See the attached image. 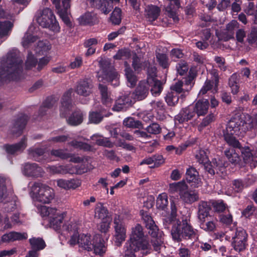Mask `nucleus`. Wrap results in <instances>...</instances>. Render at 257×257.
Masks as SVG:
<instances>
[{"mask_svg":"<svg viewBox=\"0 0 257 257\" xmlns=\"http://www.w3.org/2000/svg\"><path fill=\"white\" fill-rule=\"evenodd\" d=\"M23 63L19 51L13 50L9 52L6 59L0 65V85L20 79L23 70Z\"/></svg>","mask_w":257,"mask_h":257,"instance_id":"obj_1","label":"nucleus"},{"mask_svg":"<svg viewBox=\"0 0 257 257\" xmlns=\"http://www.w3.org/2000/svg\"><path fill=\"white\" fill-rule=\"evenodd\" d=\"M171 234L173 240L178 242L184 240L195 241L199 236L198 230L193 228L190 220L187 218L181 220L178 219L172 225Z\"/></svg>","mask_w":257,"mask_h":257,"instance_id":"obj_2","label":"nucleus"},{"mask_svg":"<svg viewBox=\"0 0 257 257\" xmlns=\"http://www.w3.org/2000/svg\"><path fill=\"white\" fill-rule=\"evenodd\" d=\"M32 192L36 200L43 204H49L54 198V190L40 182H35L32 187Z\"/></svg>","mask_w":257,"mask_h":257,"instance_id":"obj_3","label":"nucleus"},{"mask_svg":"<svg viewBox=\"0 0 257 257\" xmlns=\"http://www.w3.org/2000/svg\"><path fill=\"white\" fill-rule=\"evenodd\" d=\"M229 147L224 151V155L228 161L232 164L241 165L240 156L239 155L240 142L237 139H232L230 137H226L224 140Z\"/></svg>","mask_w":257,"mask_h":257,"instance_id":"obj_4","label":"nucleus"},{"mask_svg":"<svg viewBox=\"0 0 257 257\" xmlns=\"http://www.w3.org/2000/svg\"><path fill=\"white\" fill-rule=\"evenodd\" d=\"M36 21L42 27L48 28L53 31L60 29L53 12L49 8L44 9L41 15L36 18Z\"/></svg>","mask_w":257,"mask_h":257,"instance_id":"obj_5","label":"nucleus"},{"mask_svg":"<svg viewBox=\"0 0 257 257\" xmlns=\"http://www.w3.org/2000/svg\"><path fill=\"white\" fill-rule=\"evenodd\" d=\"M127 242L139 246L141 250L150 251L152 249L151 244L144 235L143 227L139 224L133 228L130 239Z\"/></svg>","mask_w":257,"mask_h":257,"instance_id":"obj_6","label":"nucleus"},{"mask_svg":"<svg viewBox=\"0 0 257 257\" xmlns=\"http://www.w3.org/2000/svg\"><path fill=\"white\" fill-rule=\"evenodd\" d=\"M244 124V121L240 118H231L227 123L226 129L223 132L224 140L226 137L236 139L234 135H238Z\"/></svg>","mask_w":257,"mask_h":257,"instance_id":"obj_7","label":"nucleus"},{"mask_svg":"<svg viewBox=\"0 0 257 257\" xmlns=\"http://www.w3.org/2000/svg\"><path fill=\"white\" fill-rule=\"evenodd\" d=\"M238 150L241 154L240 158H242L245 164H248L253 168L257 166V151H252L248 146H243L240 143Z\"/></svg>","mask_w":257,"mask_h":257,"instance_id":"obj_8","label":"nucleus"},{"mask_svg":"<svg viewBox=\"0 0 257 257\" xmlns=\"http://www.w3.org/2000/svg\"><path fill=\"white\" fill-rule=\"evenodd\" d=\"M185 178L186 182L191 188H196L201 186V179L199 172L193 166H189L186 169Z\"/></svg>","mask_w":257,"mask_h":257,"instance_id":"obj_9","label":"nucleus"},{"mask_svg":"<svg viewBox=\"0 0 257 257\" xmlns=\"http://www.w3.org/2000/svg\"><path fill=\"white\" fill-rule=\"evenodd\" d=\"M140 214L143 220L144 224L148 230V233L152 237H157L159 228L156 225L152 217L148 211L143 210L140 211Z\"/></svg>","mask_w":257,"mask_h":257,"instance_id":"obj_10","label":"nucleus"},{"mask_svg":"<svg viewBox=\"0 0 257 257\" xmlns=\"http://www.w3.org/2000/svg\"><path fill=\"white\" fill-rule=\"evenodd\" d=\"M95 217L104 220L103 224L100 225V228L102 232H106L108 230V224L111 221V217L109 216L108 209L101 204L95 209Z\"/></svg>","mask_w":257,"mask_h":257,"instance_id":"obj_11","label":"nucleus"},{"mask_svg":"<svg viewBox=\"0 0 257 257\" xmlns=\"http://www.w3.org/2000/svg\"><path fill=\"white\" fill-rule=\"evenodd\" d=\"M89 251H93L95 254L103 256L106 252L107 247L103 238L99 234H96L92 239V243Z\"/></svg>","mask_w":257,"mask_h":257,"instance_id":"obj_12","label":"nucleus"},{"mask_svg":"<svg viewBox=\"0 0 257 257\" xmlns=\"http://www.w3.org/2000/svg\"><path fill=\"white\" fill-rule=\"evenodd\" d=\"M72 89H69L64 93L62 97L61 105L60 108V115L61 117H66L67 113L72 107Z\"/></svg>","mask_w":257,"mask_h":257,"instance_id":"obj_13","label":"nucleus"},{"mask_svg":"<svg viewBox=\"0 0 257 257\" xmlns=\"http://www.w3.org/2000/svg\"><path fill=\"white\" fill-rule=\"evenodd\" d=\"M29 119V117L26 114H22L18 116L13 122L12 133L18 136H20L25 129Z\"/></svg>","mask_w":257,"mask_h":257,"instance_id":"obj_14","label":"nucleus"},{"mask_svg":"<svg viewBox=\"0 0 257 257\" xmlns=\"http://www.w3.org/2000/svg\"><path fill=\"white\" fill-rule=\"evenodd\" d=\"M226 163L222 160L213 158L211 162L205 166V170L213 176L218 171L223 172L226 167Z\"/></svg>","mask_w":257,"mask_h":257,"instance_id":"obj_15","label":"nucleus"},{"mask_svg":"<svg viewBox=\"0 0 257 257\" xmlns=\"http://www.w3.org/2000/svg\"><path fill=\"white\" fill-rule=\"evenodd\" d=\"M93 86L91 80L87 78L81 79L78 82L75 91L80 95L87 96L92 93Z\"/></svg>","mask_w":257,"mask_h":257,"instance_id":"obj_16","label":"nucleus"},{"mask_svg":"<svg viewBox=\"0 0 257 257\" xmlns=\"http://www.w3.org/2000/svg\"><path fill=\"white\" fill-rule=\"evenodd\" d=\"M27 147V138L23 137L21 141L14 144H6L3 146V149L9 155H15L18 152H22Z\"/></svg>","mask_w":257,"mask_h":257,"instance_id":"obj_17","label":"nucleus"},{"mask_svg":"<svg viewBox=\"0 0 257 257\" xmlns=\"http://www.w3.org/2000/svg\"><path fill=\"white\" fill-rule=\"evenodd\" d=\"M24 174L28 177H39L42 175L43 169L36 163H27L24 166Z\"/></svg>","mask_w":257,"mask_h":257,"instance_id":"obj_18","label":"nucleus"},{"mask_svg":"<svg viewBox=\"0 0 257 257\" xmlns=\"http://www.w3.org/2000/svg\"><path fill=\"white\" fill-rule=\"evenodd\" d=\"M103 75L104 78L114 86H117L119 85V78L118 73L114 69L108 65L103 68Z\"/></svg>","mask_w":257,"mask_h":257,"instance_id":"obj_19","label":"nucleus"},{"mask_svg":"<svg viewBox=\"0 0 257 257\" xmlns=\"http://www.w3.org/2000/svg\"><path fill=\"white\" fill-rule=\"evenodd\" d=\"M149 88L148 84L145 81L139 82L135 91L132 94V97L135 100H142L144 99L149 94Z\"/></svg>","mask_w":257,"mask_h":257,"instance_id":"obj_20","label":"nucleus"},{"mask_svg":"<svg viewBox=\"0 0 257 257\" xmlns=\"http://www.w3.org/2000/svg\"><path fill=\"white\" fill-rule=\"evenodd\" d=\"M81 25L93 26L97 24L99 19L97 15L94 12H86L78 19Z\"/></svg>","mask_w":257,"mask_h":257,"instance_id":"obj_21","label":"nucleus"},{"mask_svg":"<svg viewBox=\"0 0 257 257\" xmlns=\"http://www.w3.org/2000/svg\"><path fill=\"white\" fill-rule=\"evenodd\" d=\"M196 113L193 106L190 105L183 109L180 113L175 116V119L180 123L191 120Z\"/></svg>","mask_w":257,"mask_h":257,"instance_id":"obj_22","label":"nucleus"},{"mask_svg":"<svg viewBox=\"0 0 257 257\" xmlns=\"http://www.w3.org/2000/svg\"><path fill=\"white\" fill-rule=\"evenodd\" d=\"M198 217L200 222H205V218L210 216L211 206L209 201H201L198 204Z\"/></svg>","mask_w":257,"mask_h":257,"instance_id":"obj_23","label":"nucleus"},{"mask_svg":"<svg viewBox=\"0 0 257 257\" xmlns=\"http://www.w3.org/2000/svg\"><path fill=\"white\" fill-rule=\"evenodd\" d=\"M115 243L117 246L121 245L126 238V229L124 226L118 222L114 220Z\"/></svg>","mask_w":257,"mask_h":257,"instance_id":"obj_24","label":"nucleus"},{"mask_svg":"<svg viewBox=\"0 0 257 257\" xmlns=\"http://www.w3.org/2000/svg\"><path fill=\"white\" fill-rule=\"evenodd\" d=\"M193 106L195 113L199 117L207 114L209 106V102L207 99H199Z\"/></svg>","mask_w":257,"mask_h":257,"instance_id":"obj_25","label":"nucleus"},{"mask_svg":"<svg viewBox=\"0 0 257 257\" xmlns=\"http://www.w3.org/2000/svg\"><path fill=\"white\" fill-rule=\"evenodd\" d=\"M132 101L130 97L127 95L120 96L115 101V104L112 107L114 111H120L131 106Z\"/></svg>","mask_w":257,"mask_h":257,"instance_id":"obj_26","label":"nucleus"},{"mask_svg":"<svg viewBox=\"0 0 257 257\" xmlns=\"http://www.w3.org/2000/svg\"><path fill=\"white\" fill-rule=\"evenodd\" d=\"M28 235L27 233H21L16 231H11L5 234L2 237L3 242L14 241L16 240H23L27 239Z\"/></svg>","mask_w":257,"mask_h":257,"instance_id":"obj_27","label":"nucleus"},{"mask_svg":"<svg viewBox=\"0 0 257 257\" xmlns=\"http://www.w3.org/2000/svg\"><path fill=\"white\" fill-rule=\"evenodd\" d=\"M240 25L236 20H232L226 25L224 35L226 40L234 39L235 31L239 28Z\"/></svg>","mask_w":257,"mask_h":257,"instance_id":"obj_28","label":"nucleus"},{"mask_svg":"<svg viewBox=\"0 0 257 257\" xmlns=\"http://www.w3.org/2000/svg\"><path fill=\"white\" fill-rule=\"evenodd\" d=\"M146 17L149 22L156 21L161 13L160 8L155 5H148L145 10Z\"/></svg>","mask_w":257,"mask_h":257,"instance_id":"obj_29","label":"nucleus"},{"mask_svg":"<svg viewBox=\"0 0 257 257\" xmlns=\"http://www.w3.org/2000/svg\"><path fill=\"white\" fill-rule=\"evenodd\" d=\"M188 188V186L184 180L178 182L172 183L169 184V192L172 194L179 193L180 197L181 193Z\"/></svg>","mask_w":257,"mask_h":257,"instance_id":"obj_30","label":"nucleus"},{"mask_svg":"<svg viewBox=\"0 0 257 257\" xmlns=\"http://www.w3.org/2000/svg\"><path fill=\"white\" fill-rule=\"evenodd\" d=\"M83 120V113L80 109L75 110L67 119V123L71 126L80 124Z\"/></svg>","mask_w":257,"mask_h":257,"instance_id":"obj_31","label":"nucleus"},{"mask_svg":"<svg viewBox=\"0 0 257 257\" xmlns=\"http://www.w3.org/2000/svg\"><path fill=\"white\" fill-rule=\"evenodd\" d=\"M180 198L186 204H191L199 200V194L195 191L185 190L180 196Z\"/></svg>","mask_w":257,"mask_h":257,"instance_id":"obj_32","label":"nucleus"},{"mask_svg":"<svg viewBox=\"0 0 257 257\" xmlns=\"http://www.w3.org/2000/svg\"><path fill=\"white\" fill-rule=\"evenodd\" d=\"M81 185L80 180L75 179L70 180L59 179L57 181V185L65 189H75Z\"/></svg>","mask_w":257,"mask_h":257,"instance_id":"obj_33","label":"nucleus"},{"mask_svg":"<svg viewBox=\"0 0 257 257\" xmlns=\"http://www.w3.org/2000/svg\"><path fill=\"white\" fill-rule=\"evenodd\" d=\"M77 241L80 247L89 251V249H91L90 246L92 243L90 235L80 234L78 236Z\"/></svg>","mask_w":257,"mask_h":257,"instance_id":"obj_34","label":"nucleus"},{"mask_svg":"<svg viewBox=\"0 0 257 257\" xmlns=\"http://www.w3.org/2000/svg\"><path fill=\"white\" fill-rule=\"evenodd\" d=\"M98 89L100 92L102 103L107 107L111 106L112 99L110 97L107 86L102 84H99Z\"/></svg>","mask_w":257,"mask_h":257,"instance_id":"obj_35","label":"nucleus"},{"mask_svg":"<svg viewBox=\"0 0 257 257\" xmlns=\"http://www.w3.org/2000/svg\"><path fill=\"white\" fill-rule=\"evenodd\" d=\"M65 215V213L63 212L60 213L59 212H57V211L55 215H51L52 216L49 217V222L50 225L56 229H60Z\"/></svg>","mask_w":257,"mask_h":257,"instance_id":"obj_36","label":"nucleus"},{"mask_svg":"<svg viewBox=\"0 0 257 257\" xmlns=\"http://www.w3.org/2000/svg\"><path fill=\"white\" fill-rule=\"evenodd\" d=\"M14 26L13 23L9 21H0V38L9 36Z\"/></svg>","mask_w":257,"mask_h":257,"instance_id":"obj_37","label":"nucleus"},{"mask_svg":"<svg viewBox=\"0 0 257 257\" xmlns=\"http://www.w3.org/2000/svg\"><path fill=\"white\" fill-rule=\"evenodd\" d=\"M209 151L208 149H200L195 155V158L199 164H203L204 166L210 162L208 158Z\"/></svg>","mask_w":257,"mask_h":257,"instance_id":"obj_38","label":"nucleus"},{"mask_svg":"<svg viewBox=\"0 0 257 257\" xmlns=\"http://www.w3.org/2000/svg\"><path fill=\"white\" fill-rule=\"evenodd\" d=\"M148 84L149 88H150V91L152 94L155 96L159 95L163 90L162 83L160 80H153L150 79L149 82H147Z\"/></svg>","mask_w":257,"mask_h":257,"instance_id":"obj_39","label":"nucleus"},{"mask_svg":"<svg viewBox=\"0 0 257 257\" xmlns=\"http://www.w3.org/2000/svg\"><path fill=\"white\" fill-rule=\"evenodd\" d=\"M29 241L31 249L40 251L44 249L46 246L44 240L41 237H34L29 239Z\"/></svg>","mask_w":257,"mask_h":257,"instance_id":"obj_40","label":"nucleus"},{"mask_svg":"<svg viewBox=\"0 0 257 257\" xmlns=\"http://www.w3.org/2000/svg\"><path fill=\"white\" fill-rule=\"evenodd\" d=\"M125 74L127 80V85L134 87L137 82V77L130 66H127L124 69Z\"/></svg>","mask_w":257,"mask_h":257,"instance_id":"obj_41","label":"nucleus"},{"mask_svg":"<svg viewBox=\"0 0 257 257\" xmlns=\"http://www.w3.org/2000/svg\"><path fill=\"white\" fill-rule=\"evenodd\" d=\"M210 203L214 212L216 213H222L227 207V204L221 199L218 200H210Z\"/></svg>","mask_w":257,"mask_h":257,"instance_id":"obj_42","label":"nucleus"},{"mask_svg":"<svg viewBox=\"0 0 257 257\" xmlns=\"http://www.w3.org/2000/svg\"><path fill=\"white\" fill-rule=\"evenodd\" d=\"M123 124L128 128H142L143 124L141 121L132 117L125 118L123 121Z\"/></svg>","mask_w":257,"mask_h":257,"instance_id":"obj_43","label":"nucleus"},{"mask_svg":"<svg viewBox=\"0 0 257 257\" xmlns=\"http://www.w3.org/2000/svg\"><path fill=\"white\" fill-rule=\"evenodd\" d=\"M231 245L234 250L238 253L243 252L248 246L247 242L235 239H232Z\"/></svg>","mask_w":257,"mask_h":257,"instance_id":"obj_44","label":"nucleus"},{"mask_svg":"<svg viewBox=\"0 0 257 257\" xmlns=\"http://www.w3.org/2000/svg\"><path fill=\"white\" fill-rule=\"evenodd\" d=\"M125 247L124 257H137L135 253L141 249L139 246L128 242L125 243Z\"/></svg>","mask_w":257,"mask_h":257,"instance_id":"obj_45","label":"nucleus"},{"mask_svg":"<svg viewBox=\"0 0 257 257\" xmlns=\"http://www.w3.org/2000/svg\"><path fill=\"white\" fill-rule=\"evenodd\" d=\"M114 0H101L98 4V9L104 14H108L113 9Z\"/></svg>","mask_w":257,"mask_h":257,"instance_id":"obj_46","label":"nucleus"},{"mask_svg":"<svg viewBox=\"0 0 257 257\" xmlns=\"http://www.w3.org/2000/svg\"><path fill=\"white\" fill-rule=\"evenodd\" d=\"M180 96L176 92H168L165 97L167 104L170 106H175L179 101Z\"/></svg>","mask_w":257,"mask_h":257,"instance_id":"obj_47","label":"nucleus"},{"mask_svg":"<svg viewBox=\"0 0 257 257\" xmlns=\"http://www.w3.org/2000/svg\"><path fill=\"white\" fill-rule=\"evenodd\" d=\"M215 116L214 114L211 112L203 118L202 121L198 125L197 128L199 132H202L203 129L209 125L212 122L214 121Z\"/></svg>","mask_w":257,"mask_h":257,"instance_id":"obj_48","label":"nucleus"},{"mask_svg":"<svg viewBox=\"0 0 257 257\" xmlns=\"http://www.w3.org/2000/svg\"><path fill=\"white\" fill-rule=\"evenodd\" d=\"M232 239L241 240L247 242L248 234L244 228L241 227H236L234 233L232 236Z\"/></svg>","mask_w":257,"mask_h":257,"instance_id":"obj_49","label":"nucleus"},{"mask_svg":"<svg viewBox=\"0 0 257 257\" xmlns=\"http://www.w3.org/2000/svg\"><path fill=\"white\" fill-rule=\"evenodd\" d=\"M109 19L113 25H119L121 22V10L117 7L115 8L110 15Z\"/></svg>","mask_w":257,"mask_h":257,"instance_id":"obj_50","label":"nucleus"},{"mask_svg":"<svg viewBox=\"0 0 257 257\" xmlns=\"http://www.w3.org/2000/svg\"><path fill=\"white\" fill-rule=\"evenodd\" d=\"M156 58L159 65L163 69H168L170 62L168 56L166 54L158 53L156 54Z\"/></svg>","mask_w":257,"mask_h":257,"instance_id":"obj_51","label":"nucleus"},{"mask_svg":"<svg viewBox=\"0 0 257 257\" xmlns=\"http://www.w3.org/2000/svg\"><path fill=\"white\" fill-rule=\"evenodd\" d=\"M168 204L167 195L164 193L159 195L156 201V206L158 209L164 210Z\"/></svg>","mask_w":257,"mask_h":257,"instance_id":"obj_52","label":"nucleus"},{"mask_svg":"<svg viewBox=\"0 0 257 257\" xmlns=\"http://www.w3.org/2000/svg\"><path fill=\"white\" fill-rule=\"evenodd\" d=\"M28 152L30 157L38 162L40 161V157H42L45 153L44 149L40 148H30Z\"/></svg>","mask_w":257,"mask_h":257,"instance_id":"obj_53","label":"nucleus"},{"mask_svg":"<svg viewBox=\"0 0 257 257\" xmlns=\"http://www.w3.org/2000/svg\"><path fill=\"white\" fill-rule=\"evenodd\" d=\"M183 82L182 81H178L175 83L174 85L171 86V91L176 92L177 94L180 95V97H185V93L188 92V90H185V88H183Z\"/></svg>","mask_w":257,"mask_h":257,"instance_id":"obj_54","label":"nucleus"},{"mask_svg":"<svg viewBox=\"0 0 257 257\" xmlns=\"http://www.w3.org/2000/svg\"><path fill=\"white\" fill-rule=\"evenodd\" d=\"M69 145L75 149H79L84 151H90L91 149V146L89 144L76 140L72 141L69 143Z\"/></svg>","mask_w":257,"mask_h":257,"instance_id":"obj_55","label":"nucleus"},{"mask_svg":"<svg viewBox=\"0 0 257 257\" xmlns=\"http://www.w3.org/2000/svg\"><path fill=\"white\" fill-rule=\"evenodd\" d=\"M145 130L149 135H157L161 133L162 128L160 124L157 122H151Z\"/></svg>","mask_w":257,"mask_h":257,"instance_id":"obj_56","label":"nucleus"},{"mask_svg":"<svg viewBox=\"0 0 257 257\" xmlns=\"http://www.w3.org/2000/svg\"><path fill=\"white\" fill-rule=\"evenodd\" d=\"M103 116L100 112L90 111L89 113V122L91 123L98 124L103 119Z\"/></svg>","mask_w":257,"mask_h":257,"instance_id":"obj_57","label":"nucleus"},{"mask_svg":"<svg viewBox=\"0 0 257 257\" xmlns=\"http://www.w3.org/2000/svg\"><path fill=\"white\" fill-rule=\"evenodd\" d=\"M41 215L43 217H51V215H54L57 210L55 208L48 207L46 206H40L38 208Z\"/></svg>","mask_w":257,"mask_h":257,"instance_id":"obj_58","label":"nucleus"},{"mask_svg":"<svg viewBox=\"0 0 257 257\" xmlns=\"http://www.w3.org/2000/svg\"><path fill=\"white\" fill-rule=\"evenodd\" d=\"M69 9H62L57 11L64 24L68 27H71L72 24L68 17Z\"/></svg>","mask_w":257,"mask_h":257,"instance_id":"obj_59","label":"nucleus"},{"mask_svg":"<svg viewBox=\"0 0 257 257\" xmlns=\"http://www.w3.org/2000/svg\"><path fill=\"white\" fill-rule=\"evenodd\" d=\"M38 63V60L31 52L29 53L25 62V68L26 70H31L35 67Z\"/></svg>","mask_w":257,"mask_h":257,"instance_id":"obj_60","label":"nucleus"},{"mask_svg":"<svg viewBox=\"0 0 257 257\" xmlns=\"http://www.w3.org/2000/svg\"><path fill=\"white\" fill-rule=\"evenodd\" d=\"M232 189L236 193H240L242 191L245 187L247 186L245 185L244 181L242 179H235L232 182Z\"/></svg>","mask_w":257,"mask_h":257,"instance_id":"obj_61","label":"nucleus"},{"mask_svg":"<svg viewBox=\"0 0 257 257\" xmlns=\"http://www.w3.org/2000/svg\"><path fill=\"white\" fill-rule=\"evenodd\" d=\"M177 219V216L171 214H168L167 216H164L163 218V224L164 228L167 230H169L171 224H174Z\"/></svg>","mask_w":257,"mask_h":257,"instance_id":"obj_62","label":"nucleus"},{"mask_svg":"<svg viewBox=\"0 0 257 257\" xmlns=\"http://www.w3.org/2000/svg\"><path fill=\"white\" fill-rule=\"evenodd\" d=\"M130 50L125 48L118 50L115 55L113 57L114 60H121L128 59L131 57Z\"/></svg>","mask_w":257,"mask_h":257,"instance_id":"obj_63","label":"nucleus"},{"mask_svg":"<svg viewBox=\"0 0 257 257\" xmlns=\"http://www.w3.org/2000/svg\"><path fill=\"white\" fill-rule=\"evenodd\" d=\"M51 154L52 156L63 160L68 159L71 156V153H67L63 149H53L51 151Z\"/></svg>","mask_w":257,"mask_h":257,"instance_id":"obj_64","label":"nucleus"}]
</instances>
